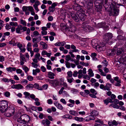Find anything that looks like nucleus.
Masks as SVG:
<instances>
[{
    "instance_id": "f257e3e1",
    "label": "nucleus",
    "mask_w": 126,
    "mask_h": 126,
    "mask_svg": "<svg viewBox=\"0 0 126 126\" xmlns=\"http://www.w3.org/2000/svg\"><path fill=\"white\" fill-rule=\"evenodd\" d=\"M119 5H121V4L118 5V3L113 2L111 3L110 5L111 10L109 12V15L110 16H116L118 15L119 10L118 8L119 7Z\"/></svg>"
},
{
    "instance_id": "5701e85b",
    "label": "nucleus",
    "mask_w": 126,
    "mask_h": 126,
    "mask_svg": "<svg viewBox=\"0 0 126 126\" xmlns=\"http://www.w3.org/2000/svg\"><path fill=\"white\" fill-rule=\"evenodd\" d=\"M104 103L107 105L109 103H112L113 102L112 99L110 98H107L104 100Z\"/></svg>"
},
{
    "instance_id": "2eb2a0df",
    "label": "nucleus",
    "mask_w": 126,
    "mask_h": 126,
    "mask_svg": "<svg viewBox=\"0 0 126 126\" xmlns=\"http://www.w3.org/2000/svg\"><path fill=\"white\" fill-rule=\"evenodd\" d=\"M75 10L77 11V12H84L85 10V9H81L79 5H78L76 6H74L73 8Z\"/></svg>"
},
{
    "instance_id": "412c9836",
    "label": "nucleus",
    "mask_w": 126,
    "mask_h": 126,
    "mask_svg": "<svg viewBox=\"0 0 126 126\" xmlns=\"http://www.w3.org/2000/svg\"><path fill=\"white\" fill-rule=\"evenodd\" d=\"M94 117L90 115H89L84 118V120L86 121H88L91 120H94Z\"/></svg>"
},
{
    "instance_id": "3c124183",
    "label": "nucleus",
    "mask_w": 126,
    "mask_h": 126,
    "mask_svg": "<svg viewBox=\"0 0 126 126\" xmlns=\"http://www.w3.org/2000/svg\"><path fill=\"white\" fill-rule=\"evenodd\" d=\"M66 78L68 82L70 83H71L72 82L73 80H74V79L73 78L69 79V78H68V77H66Z\"/></svg>"
},
{
    "instance_id": "f3484780",
    "label": "nucleus",
    "mask_w": 126,
    "mask_h": 126,
    "mask_svg": "<svg viewBox=\"0 0 126 126\" xmlns=\"http://www.w3.org/2000/svg\"><path fill=\"white\" fill-rule=\"evenodd\" d=\"M86 2L87 4V7L88 9L92 8L93 6V0H89L88 1V3L87 2V0H84Z\"/></svg>"
},
{
    "instance_id": "13d9d810",
    "label": "nucleus",
    "mask_w": 126,
    "mask_h": 126,
    "mask_svg": "<svg viewBox=\"0 0 126 126\" xmlns=\"http://www.w3.org/2000/svg\"><path fill=\"white\" fill-rule=\"evenodd\" d=\"M10 93L9 92L7 91L4 93V95L6 97H8L10 96Z\"/></svg>"
},
{
    "instance_id": "6ab92c4d",
    "label": "nucleus",
    "mask_w": 126,
    "mask_h": 126,
    "mask_svg": "<svg viewBox=\"0 0 126 126\" xmlns=\"http://www.w3.org/2000/svg\"><path fill=\"white\" fill-rule=\"evenodd\" d=\"M54 104L58 109L61 110L63 109V108L61 104L57 102H54Z\"/></svg>"
},
{
    "instance_id": "58836bf2",
    "label": "nucleus",
    "mask_w": 126,
    "mask_h": 126,
    "mask_svg": "<svg viewBox=\"0 0 126 126\" xmlns=\"http://www.w3.org/2000/svg\"><path fill=\"white\" fill-rule=\"evenodd\" d=\"M20 23L21 24L24 26H26L27 24V23L26 21L22 19H20Z\"/></svg>"
},
{
    "instance_id": "774afa93",
    "label": "nucleus",
    "mask_w": 126,
    "mask_h": 126,
    "mask_svg": "<svg viewBox=\"0 0 126 126\" xmlns=\"http://www.w3.org/2000/svg\"><path fill=\"white\" fill-rule=\"evenodd\" d=\"M27 79L30 81H32L33 79V77L31 76H28L27 77Z\"/></svg>"
},
{
    "instance_id": "052dcab7",
    "label": "nucleus",
    "mask_w": 126,
    "mask_h": 126,
    "mask_svg": "<svg viewBox=\"0 0 126 126\" xmlns=\"http://www.w3.org/2000/svg\"><path fill=\"white\" fill-rule=\"evenodd\" d=\"M40 4V2L39 1H37L35 2V4L33 5V6H38Z\"/></svg>"
},
{
    "instance_id": "20e7f679",
    "label": "nucleus",
    "mask_w": 126,
    "mask_h": 126,
    "mask_svg": "<svg viewBox=\"0 0 126 126\" xmlns=\"http://www.w3.org/2000/svg\"><path fill=\"white\" fill-rule=\"evenodd\" d=\"M15 109L14 107L12 105L10 106L5 111V116L7 117H10L13 115L15 113Z\"/></svg>"
},
{
    "instance_id": "72a5a7b5",
    "label": "nucleus",
    "mask_w": 126,
    "mask_h": 126,
    "mask_svg": "<svg viewBox=\"0 0 126 126\" xmlns=\"http://www.w3.org/2000/svg\"><path fill=\"white\" fill-rule=\"evenodd\" d=\"M120 58L122 61L126 62V54H124L123 55L122 54Z\"/></svg>"
},
{
    "instance_id": "e433bc0d",
    "label": "nucleus",
    "mask_w": 126,
    "mask_h": 126,
    "mask_svg": "<svg viewBox=\"0 0 126 126\" xmlns=\"http://www.w3.org/2000/svg\"><path fill=\"white\" fill-rule=\"evenodd\" d=\"M10 25L12 26H18V23L17 22H11L10 23Z\"/></svg>"
},
{
    "instance_id": "bb28decb",
    "label": "nucleus",
    "mask_w": 126,
    "mask_h": 126,
    "mask_svg": "<svg viewBox=\"0 0 126 126\" xmlns=\"http://www.w3.org/2000/svg\"><path fill=\"white\" fill-rule=\"evenodd\" d=\"M33 87L34 88H36L39 90H42V88L41 87H39V85L37 83H35L33 85Z\"/></svg>"
},
{
    "instance_id": "603ef678",
    "label": "nucleus",
    "mask_w": 126,
    "mask_h": 126,
    "mask_svg": "<svg viewBox=\"0 0 126 126\" xmlns=\"http://www.w3.org/2000/svg\"><path fill=\"white\" fill-rule=\"evenodd\" d=\"M66 63L65 65L66 67L67 68H69L70 67L71 64L68 62L65 61Z\"/></svg>"
},
{
    "instance_id": "c85d7f7f",
    "label": "nucleus",
    "mask_w": 126,
    "mask_h": 126,
    "mask_svg": "<svg viewBox=\"0 0 126 126\" xmlns=\"http://www.w3.org/2000/svg\"><path fill=\"white\" fill-rule=\"evenodd\" d=\"M88 72H89L88 74L90 77H93L94 76V73H93V71L91 69H89Z\"/></svg>"
},
{
    "instance_id": "de8ad7c7",
    "label": "nucleus",
    "mask_w": 126,
    "mask_h": 126,
    "mask_svg": "<svg viewBox=\"0 0 126 126\" xmlns=\"http://www.w3.org/2000/svg\"><path fill=\"white\" fill-rule=\"evenodd\" d=\"M114 79L115 81L117 82H120V81H121V80L119 79V78L118 77H114Z\"/></svg>"
},
{
    "instance_id": "393cba45",
    "label": "nucleus",
    "mask_w": 126,
    "mask_h": 126,
    "mask_svg": "<svg viewBox=\"0 0 126 126\" xmlns=\"http://www.w3.org/2000/svg\"><path fill=\"white\" fill-rule=\"evenodd\" d=\"M98 113L97 111L95 110H94L91 113V115L92 116H96L98 115Z\"/></svg>"
},
{
    "instance_id": "aec40b11",
    "label": "nucleus",
    "mask_w": 126,
    "mask_h": 126,
    "mask_svg": "<svg viewBox=\"0 0 126 126\" xmlns=\"http://www.w3.org/2000/svg\"><path fill=\"white\" fill-rule=\"evenodd\" d=\"M55 76L54 74L51 72H48L47 76L49 78L51 79H53L54 78V76Z\"/></svg>"
},
{
    "instance_id": "6e6d98bb",
    "label": "nucleus",
    "mask_w": 126,
    "mask_h": 126,
    "mask_svg": "<svg viewBox=\"0 0 126 126\" xmlns=\"http://www.w3.org/2000/svg\"><path fill=\"white\" fill-rule=\"evenodd\" d=\"M22 9L23 11L26 12L28 10V6H23V7Z\"/></svg>"
},
{
    "instance_id": "39448f33",
    "label": "nucleus",
    "mask_w": 126,
    "mask_h": 126,
    "mask_svg": "<svg viewBox=\"0 0 126 126\" xmlns=\"http://www.w3.org/2000/svg\"><path fill=\"white\" fill-rule=\"evenodd\" d=\"M8 102L5 101L0 102V111L2 113L6 111L8 108Z\"/></svg>"
},
{
    "instance_id": "9b49d317",
    "label": "nucleus",
    "mask_w": 126,
    "mask_h": 126,
    "mask_svg": "<svg viewBox=\"0 0 126 126\" xmlns=\"http://www.w3.org/2000/svg\"><path fill=\"white\" fill-rule=\"evenodd\" d=\"M58 4L57 3L54 2L52 4L51 6L48 7V10L50 12H53L55 10V7Z\"/></svg>"
},
{
    "instance_id": "864d4df0",
    "label": "nucleus",
    "mask_w": 126,
    "mask_h": 126,
    "mask_svg": "<svg viewBox=\"0 0 126 126\" xmlns=\"http://www.w3.org/2000/svg\"><path fill=\"white\" fill-rule=\"evenodd\" d=\"M40 54L39 53H37L35 55V58L37 59L38 60H39L40 57Z\"/></svg>"
},
{
    "instance_id": "7c9ffc66",
    "label": "nucleus",
    "mask_w": 126,
    "mask_h": 126,
    "mask_svg": "<svg viewBox=\"0 0 126 126\" xmlns=\"http://www.w3.org/2000/svg\"><path fill=\"white\" fill-rule=\"evenodd\" d=\"M40 45L42 46L43 48L44 49H46L47 48V45L45 43L41 41L40 42Z\"/></svg>"
},
{
    "instance_id": "e2e57ef3",
    "label": "nucleus",
    "mask_w": 126,
    "mask_h": 126,
    "mask_svg": "<svg viewBox=\"0 0 126 126\" xmlns=\"http://www.w3.org/2000/svg\"><path fill=\"white\" fill-rule=\"evenodd\" d=\"M95 122L97 123L100 124L101 125L103 124V122L100 120H95Z\"/></svg>"
},
{
    "instance_id": "ea45409f",
    "label": "nucleus",
    "mask_w": 126,
    "mask_h": 126,
    "mask_svg": "<svg viewBox=\"0 0 126 126\" xmlns=\"http://www.w3.org/2000/svg\"><path fill=\"white\" fill-rule=\"evenodd\" d=\"M67 76L66 77H68V78L71 77L73 75L71 71H68L67 72Z\"/></svg>"
},
{
    "instance_id": "bf43d9fd",
    "label": "nucleus",
    "mask_w": 126,
    "mask_h": 126,
    "mask_svg": "<svg viewBox=\"0 0 126 126\" xmlns=\"http://www.w3.org/2000/svg\"><path fill=\"white\" fill-rule=\"evenodd\" d=\"M23 69L25 71L26 73H27V72L29 70L28 68L27 67V66H23Z\"/></svg>"
},
{
    "instance_id": "0e129e2a",
    "label": "nucleus",
    "mask_w": 126,
    "mask_h": 126,
    "mask_svg": "<svg viewBox=\"0 0 126 126\" xmlns=\"http://www.w3.org/2000/svg\"><path fill=\"white\" fill-rule=\"evenodd\" d=\"M60 101L62 103L64 104H66V102L65 100L63 98H62L61 99Z\"/></svg>"
},
{
    "instance_id": "473e14b6",
    "label": "nucleus",
    "mask_w": 126,
    "mask_h": 126,
    "mask_svg": "<svg viewBox=\"0 0 126 126\" xmlns=\"http://www.w3.org/2000/svg\"><path fill=\"white\" fill-rule=\"evenodd\" d=\"M117 39L119 40H125L126 39V38L125 36H122L121 35L118 36L117 37Z\"/></svg>"
},
{
    "instance_id": "1a4fd4ad",
    "label": "nucleus",
    "mask_w": 126,
    "mask_h": 126,
    "mask_svg": "<svg viewBox=\"0 0 126 126\" xmlns=\"http://www.w3.org/2000/svg\"><path fill=\"white\" fill-rule=\"evenodd\" d=\"M77 14L78 15L80 19L82 21H84L86 18V15L83 12H77Z\"/></svg>"
},
{
    "instance_id": "9d476101",
    "label": "nucleus",
    "mask_w": 126,
    "mask_h": 126,
    "mask_svg": "<svg viewBox=\"0 0 126 126\" xmlns=\"http://www.w3.org/2000/svg\"><path fill=\"white\" fill-rule=\"evenodd\" d=\"M70 15L73 19L76 22H78L79 21V18L78 17L75 13L72 12L70 13Z\"/></svg>"
},
{
    "instance_id": "09e8293b",
    "label": "nucleus",
    "mask_w": 126,
    "mask_h": 126,
    "mask_svg": "<svg viewBox=\"0 0 126 126\" xmlns=\"http://www.w3.org/2000/svg\"><path fill=\"white\" fill-rule=\"evenodd\" d=\"M80 64L83 66H88L89 65L88 63H85L83 62H80Z\"/></svg>"
},
{
    "instance_id": "f8f14e48",
    "label": "nucleus",
    "mask_w": 126,
    "mask_h": 126,
    "mask_svg": "<svg viewBox=\"0 0 126 126\" xmlns=\"http://www.w3.org/2000/svg\"><path fill=\"white\" fill-rule=\"evenodd\" d=\"M12 88L18 90L21 89H24V87L20 84L14 85L11 86Z\"/></svg>"
},
{
    "instance_id": "4be33fe9",
    "label": "nucleus",
    "mask_w": 126,
    "mask_h": 126,
    "mask_svg": "<svg viewBox=\"0 0 126 126\" xmlns=\"http://www.w3.org/2000/svg\"><path fill=\"white\" fill-rule=\"evenodd\" d=\"M105 86V90H106L107 91H110V88L111 87V85L110 84L107 83L106 84Z\"/></svg>"
},
{
    "instance_id": "b1692460",
    "label": "nucleus",
    "mask_w": 126,
    "mask_h": 126,
    "mask_svg": "<svg viewBox=\"0 0 126 126\" xmlns=\"http://www.w3.org/2000/svg\"><path fill=\"white\" fill-rule=\"evenodd\" d=\"M41 54L42 55H46L47 57H49L50 56L51 53H48L46 51L44 50L42 52Z\"/></svg>"
},
{
    "instance_id": "cd10ccee",
    "label": "nucleus",
    "mask_w": 126,
    "mask_h": 126,
    "mask_svg": "<svg viewBox=\"0 0 126 126\" xmlns=\"http://www.w3.org/2000/svg\"><path fill=\"white\" fill-rule=\"evenodd\" d=\"M6 70L8 71L12 72L13 71H15L16 69L15 67H9L6 68Z\"/></svg>"
},
{
    "instance_id": "680f3d73",
    "label": "nucleus",
    "mask_w": 126,
    "mask_h": 126,
    "mask_svg": "<svg viewBox=\"0 0 126 126\" xmlns=\"http://www.w3.org/2000/svg\"><path fill=\"white\" fill-rule=\"evenodd\" d=\"M48 87V85L47 84H46L43 85L42 86V90L44 89L45 90H46L47 89Z\"/></svg>"
},
{
    "instance_id": "69168bd1",
    "label": "nucleus",
    "mask_w": 126,
    "mask_h": 126,
    "mask_svg": "<svg viewBox=\"0 0 126 126\" xmlns=\"http://www.w3.org/2000/svg\"><path fill=\"white\" fill-rule=\"evenodd\" d=\"M41 68L42 70V71L43 72H45L46 71V69L44 66H42L41 67Z\"/></svg>"
},
{
    "instance_id": "a211bd4d",
    "label": "nucleus",
    "mask_w": 126,
    "mask_h": 126,
    "mask_svg": "<svg viewBox=\"0 0 126 126\" xmlns=\"http://www.w3.org/2000/svg\"><path fill=\"white\" fill-rule=\"evenodd\" d=\"M69 24L70 26L69 31L72 32H74L76 30V28L74 26L72 25L71 23L69 22Z\"/></svg>"
},
{
    "instance_id": "4c0bfd02",
    "label": "nucleus",
    "mask_w": 126,
    "mask_h": 126,
    "mask_svg": "<svg viewBox=\"0 0 126 126\" xmlns=\"http://www.w3.org/2000/svg\"><path fill=\"white\" fill-rule=\"evenodd\" d=\"M102 66H106L108 65V62L106 60H104L102 63Z\"/></svg>"
},
{
    "instance_id": "338daca9",
    "label": "nucleus",
    "mask_w": 126,
    "mask_h": 126,
    "mask_svg": "<svg viewBox=\"0 0 126 126\" xmlns=\"http://www.w3.org/2000/svg\"><path fill=\"white\" fill-rule=\"evenodd\" d=\"M6 29L7 30H9L11 28V27L9 25V24L7 23L5 26Z\"/></svg>"
},
{
    "instance_id": "a878e982",
    "label": "nucleus",
    "mask_w": 126,
    "mask_h": 126,
    "mask_svg": "<svg viewBox=\"0 0 126 126\" xmlns=\"http://www.w3.org/2000/svg\"><path fill=\"white\" fill-rule=\"evenodd\" d=\"M20 60L26 62V60L24 57V55L22 54L21 53L20 54Z\"/></svg>"
},
{
    "instance_id": "7ed1b4c3",
    "label": "nucleus",
    "mask_w": 126,
    "mask_h": 126,
    "mask_svg": "<svg viewBox=\"0 0 126 126\" xmlns=\"http://www.w3.org/2000/svg\"><path fill=\"white\" fill-rule=\"evenodd\" d=\"M30 120V117L27 115H23L17 119V121L20 123L26 124L29 122Z\"/></svg>"
},
{
    "instance_id": "37998d69",
    "label": "nucleus",
    "mask_w": 126,
    "mask_h": 126,
    "mask_svg": "<svg viewBox=\"0 0 126 126\" xmlns=\"http://www.w3.org/2000/svg\"><path fill=\"white\" fill-rule=\"evenodd\" d=\"M90 91L91 93L94 94L95 95H96L97 93L96 91L94 89H91L90 90Z\"/></svg>"
},
{
    "instance_id": "2f4dec72",
    "label": "nucleus",
    "mask_w": 126,
    "mask_h": 126,
    "mask_svg": "<svg viewBox=\"0 0 126 126\" xmlns=\"http://www.w3.org/2000/svg\"><path fill=\"white\" fill-rule=\"evenodd\" d=\"M69 112L70 114L73 115L75 116L78 114V113L77 111L74 110H70Z\"/></svg>"
},
{
    "instance_id": "c9c22d12",
    "label": "nucleus",
    "mask_w": 126,
    "mask_h": 126,
    "mask_svg": "<svg viewBox=\"0 0 126 126\" xmlns=\"http://www.w3.org/2000/svg\"><path fill=\"white\" fill-rule=\"evenodd\" d=\"M63 118L71 119L72 118V116L69 114H66L63 116Z\"/></svg>"
},
{
    "instance_id": "79ce46f5",
    "label": "nucleus",
    "mask_w": 126,
    "mask_h": 126,
    "mask_svg": "<svg viewBox=\"0 0 126 126\" xmlns=\"http://www.w3.org/2000/svg\"><path fill=\"white\" fill-rule=\"evenodd\" d=\"M71 58L70 55H68L66 56L65 59L67 62L71 60Z\"/></svg>"
},
{
    "instance_id": "8fccbe9b",
    "label": "nucleus",
    "mask_w": 126,
    "mask_h": 126,
    "mask_svg": "<svg viewBox=\"0 0 126 126\" xmlns=\"http://www.w3.org/2000/svg\"><path fill=\"white\" fill-rule=\"evenodd\" d=\"M39 35V33L37 31H34L33 32V35H31V36L33 37L34 35L38 36Z\"/></svg>"
},
{
    "instance_id": "c03bdc74",
    "label": "nucleus",
    "mask_w": 126,
    "mask_h": 126,
    "mask_svg": "<svg viewBox=\"0 0 126 126\" xmlns=\"http://www.w3.org/2000/svg\"><path fill=\"white\" fill-rule=\"evenodd\" d=\"M25 95V98H28V97L30 96V94L29 93L27 92H25L24 93H23Z\"/></svg>"
},
{
    "instance_id": "4d7b16f0",
    "label": "nucleus",
    "mask_w": 126,
    "mask_h": 126,
    "mask_svg": "<svg viewBox=\"0 0 126 126\" xmlns=\"http://www.w3.org/2000/svg\"><path fill=\"white\" fill-rule=\"evenodd\" d=\"M2 80L5 82H10L9 79L6 78H3L2 79Z\"/></svg>"
},
{
    "instance_id": "4468645a",
    "label": "nucleus",
    "mask_w": 126,
    "mask_h": 126,
    "mask_svg": "<svg viewBox=\"0 0 126 126\" xmlns=\"http://www.w3.org/2000/svg\"><path fill=\"white\" fill-rule=\"evenodd\" d=\"M64 89V87H62L61 89L59 91V94H61L62 93L63 95L64 96H67V95H68L66 92L64 91H63Z\"/></svg>"
},
{
    "instance_id": "f704fd0d",
    "label": "nucleus",
    "mask_w": 126,
    "mask_h": 126,
    "mask_svg": "<svg viewBox=\"0 0 126 126\" xmlns=\"http://www.w3.org/2000/svg\"><path fill=\"white\" fill-rule=\"evenodd\" d=\"M74 119L75 120L80 122H82L84 120V119L83 118H80L76 117H75Z\"/></svg>"
},
{
    "instance_id": "a18cd8bd",
    "label": "nucleus",
    "mask_w": 126,
    "mask_h": 126,
    "mask_svg": "<svg viewBox=\"0 0 126 126\" xmlns=\"http://www.w3.org/2000/svg\"><path fill=\"white\" fill-rule=\"evenodd\" d=\"M33 87V85L32 84H28L26 86V88L27 89H29L31 88H32Z\"/></svg>"
},
{
    "instance_id": "dca6fc26",
    "label": "nucleus",
    "mask_w": 126,
    "mask_h": 126,
    "mask_svg": "<svg viewBox=\"0 0 126 126\" xmlns=\"http://www.w3.org/2000/svg\"><path fill=\"white\" fill-rule=\"evenodd\" d=\"M115 51V53H116L118 55H122L124 52V49H123L122 47L118 48Z\"/></svg>"
},
{
    "instance_id": "423d86ee",
    "label": "nucleus",
    "mask_w": 126,
    "mask_h": 126,
    "mask_svg": "<svg viewBox=\"0 0 126 126\" xmlns=\"http://www.w3.org/2000/svg\"><path fill=\"white\" fill-rule=\"evenodd\" d=\"M95 7L98 11L101 10L102 7L103 3L101 0H96L94 2Z\"/></svg>"
},
{
    "instance_id": "6e6552de",
    "label": "nucleus",
    "mask_w": 126,
    "mask_h": 126,
    "mask_svg": "<svg viewBox=\"0 0 126 126\" xmlns=\"http://www.w3.org/2000/svg\"><path fill=\"white\" fill-rule=\"evenodd\" d=\"M16 29V32L20 34L21 33V31L23 30V32L26 31L27 30V27H23L21 25H18Z\"/></svg>"
},
{
    "instance_id": "5fc2aeb1",
    "label": "nucleus",
    "mask_w": 126,
    "mask_h": 126,
    "mask_svg": "<svg viewBox=\"0 0 126 126\" xmlns=\"http://www.w3.org/2000/svg\"><path fill=\"white\" fill-rule=\"evenodd\" d=\"M62 24L61 25V26L62 27V28L64 30H65L66 31L68 29V28L66 27V26L65 25H63L62 26Z\"/></svg>"
},
{
    "instance_id": "ddd939ff",
    "label": "nucleus",
    "mask_w": 126,
    "mask_h": 126,
    "mask_svg": "<svg viewBox=\"0 0 126 126\" xmlns=\"http://www.w3.org/2000/svg\"><path fill=\"white\" fill-rule=\"evenodd\" d=\"M41 123L44 125V126H50V122L47 119L43 120L42 121Z\"/></svg>"
},
{
    "instance_id": "0eeeda50",
    "label": "nucleus",
    "mask_w": 126,
    "mask_h": 126,
    "mask_svg": "<svg viewBox=\"0 0 126 126\" xmlns=\"http://www.w3.org/2000/svg\"><path fill=\"white\" fill-rule=\"evenodd\" d=\"M82 28L83 29V30L85 31L86 32H90L94 29L93 27L87 24H84L82 25Z\"/></svg>"
},
{
    "instance_id": "c756f323",
    "label": "nucleus",
    "mask_w": 126,
    "mask_h": 126,
    "mask_svg": "<svg viewBox=\"0 0 126 126\" xmlns=\"http://www.w3.org/2000/svg\"><path fill=\"white\" fill-rule=\"evenodd\" d=\"M112 37V35L111 33H108L105 34V37L106 38H108L109 39H111Z\"/></svg>"
},
{
    "instance_id": "a19ab883",
    "label": "nucleus",
    "mask_w": 126,
    "mask_h": 126,
    "mask_svg": "<svg viewBox=\"0 0 126 126\" xmlns=\"http://www.w3.org/2000/svg\"><path fill=\"white\" fill-rule=\"evenodd\" d=\"M110 106L116 109L119 108V107L118 105L115 103H113L111 104Z\"/></svg>"
},
{
    "instance_id": "f03ea898",
    "label": "nucleus",
    "mask_w": 126,
    "mask_h": 126,
    "mask_svg": "<svg viewBox=\"0 0 126 126\" xmlns=\"http://www.w3.org/2000/svg\"><path fill=\"white\" fill-rule=\"evenodd\" d=\"M91 44L93 47L99 51L104 50L106 48L104 44L98 45L96 43V41L95 40H93L92 41Z\"/></svg>"
},
{
    "instance_id": "49530a36",
    "label": "nucleus",
    "mask_w": 126,
    "mask_h": 126,
    "mask_svg": "<svg viewBox=\"0 0 126 126\" xmlns=\"http://www.w3.org/2000/svg\"><path fill=\"white\" fill-rule=\"evenodd\" d=\"M105 24L103 23H99L97 24V26L99 28L103 27L104 26Z\"/></svg>"
}]
</instances>
